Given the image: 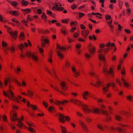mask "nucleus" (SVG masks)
I'll list each match as a JSON object with an SVG mask.
<instances>
[{"instance_id":"nucleus-51","label":"nucleus","mask_w":133,"mask_h":133,"mask_svg":"<svg viewBox=\"0 0 133 133\" xmlns=\"http://www.w3.org/2000/svg\"><path fill=\"white\" fill-rule=\"evenodd\" d=\"M44 42L46 44H48L49 43V38H46L44 39Z\"/></svg>"},{"instance_id":"nucleus-28","label":"nucleus","mask_w":133,"mask_h":133,"mask_svg":"<svg viewBox=\"0 0 133 133\" xmlns=\"http://www.w3.org/2000/svg\"><path fill=\"white\" fill-rule=\"evenodd\" d=\"M115 119L117 121H121L122 120V118L119 115H116L115 116Z\"/></svg>"},{"instance_id":"nucleus-42","label":"nucleus","mask_w":133,"mask_h":133,"mask_svg":"<svg viewBox=\"0 0 133 133\" xmlns=\"http://www.w3.org/2000/svg\"><path fill=\"white\" fill-rule=\"evenodd\" d=\"M76 114L79 117H82L83 116L81 112H79L78 111H77L76 112Z\"/></svg>"},{"instance_id":"nucleus-2","label":"nucleus","mask_w":133,"mask_h":133,"mask_svg":"<svg viewBox=\"0 0 133 133\" xmlns=\"http://www.w3.org/2000/svg\"><path fill=\"white\" fill-rule=\"evenodd\" d=\"M9 88L10 89L8 91V93L10 95V96H9L8 93L4 91H3V95L6 97H8L9 99H12L14 101L17 103H18L19 101V99L22 98V97L20 95H18L17 97L14 96V93L11 89L13 88V87L11 84H9Z\"/></svg>"},{"instance_id":"nucleus-29","label":"nucleus","mask_w":133,"mask_h":133,"mask_svg":"<svg viewBox=\"0 0 133 133\" xmlns=\"http://www.w3.org/2000/svg\"><path fill=\"white\" fill-rule=\"evenodd\" d=\"M9 49L10 50L11 53L13 54L15 52V48L14 46H11L9 48Z\"/></svg>"},{"instance_id":"nucleus-20","label":"nucleus","mask_w":133,"mask_h":133,"mask_svg":"<svg viewBox=\"0 0 133 133\" xmlns=\"http://www.w3.org/2000/svg\"><path fill=\"white\" fill-rule=\"evenodd\" d=\"M57 52L58 56L61 59L64 57V54L62 53L60 51L57 50Z\"/></svg>"},{"instance_id":"nucleus-41","label":"nucleus","mask_w":133,"mask_h":133,"mask_svg":"<svg viewBox=\"0 0 133 133\" xmlns=\"http://www.w3.org/2000/svg\"><path fill=\"white\" fill-rule=\"evenodd\" d=\"M102 83V82L99 81H98L97 82V84H95L94 85H93L96 86H98L101 85Z\"/></svg>"},{"instance_id":"nucleus-11","label":"nucleus","mask_w":133,"mask_h":133,"mask_svg":"<svg viewBox=\"0 0 133 133\" xmlns=\"http://www.w3.org/2000/svg\"><path fill=\"white\" fill-rule=\"evenodd\" d=\"M90 94V92L87 91H85L83 93L82 96L83 99L85 100L88 99L87 97H88Z\"/></svg>"},{"instance_id":"nucleus-59","label":"nucleus","mask_w":133,"mask_h":133,"mask_svg":"<svg viewBox=\"0 0 133 133\" xmlns=\"http://www.w3.org/2000/svg\"><path fill=\"white\" fill-rule=\"evenodd\" d=\"M84 38V39H83L81 38H79L78 39V40L79 41L82 42H85V39Z\"/></svg>"},{"instance_id":"nucleus-50","label":"nucleus","mask_w":133,"mask_h":133,"mask_svg":"<svg viewBox=\"0 0 133 133\" xmlns=\"http://www.w3.org/2000/svg\"><path fill=\"white\" fill-rule=\"evenodd\" d=\"M51 72L52 73L54 74V76L55 77L56 76V75L55 74V69L53 67H52V68L51 69Z\"/></svg>"},{"instance_id":"nucleus-43","label":"nucleus","mask_w":133,"mask_h":133,"mask_svg":"<svg viewBox=\"0 0 133 133\" xmlns=\"http://www.w3.org/2000/svg\"><path fill=\"white\" fill-rule=\"evenodd\" d=\"M42 103L43 104L45 108H48V104L47 102L44 101H43V102Z\"/></svg>"},{"instance_id":"nucleus-48","label":"nucleus","mask_w":133,"mask_h":133,"mask_svg":"<svg viewBox=\"0 0 133 133\" xmlns=\"http://www.w3.org/2000/svg\"><path fill=\"white\" fill-rule=\"evenodd\" d=\"M105 18L106 20H109L111 18V17L110 15H107L105 16Z\"/></svg>"},{"instance_id":"nucleus-39","label":"nucleus","mask_w":133,"mask_h":133,"mask_svg":"<svg viewBox=\"0 0 133 133\" xmlns=\"http://www.w3.org/2000/svg\"><path fill=\"white\" fill-rule=\"evenodd\" d=\"M89 73L92 76L95 75L94 71L92 69L90 70Z\"/></svg>"},{"instance_id":"nucleus-10","label":"nucleus","mask_w":133,"mask_h":133,"mask_svg":"<svg viewBox=\"0 0 133 133\" xmlns=\"http://www.w3.org/2000/svg\"><path fill=\"white\" fill-rule=\"evenodd\" d=\"M8 32L11 36L14 39L16 38L17 37L18 31H16L14 32L12 31L11 30H8Z\"/></svg>"},{"instance_id":"nucleus-7","label":"nucleus","mask_w":133,"mask_h":133,"mask_svg":"<svg viewBox=\"0 0 133 133\" xmlns=\"http://www.w3.org/2000/svg\"><path fill=\"white\" fill-rule=\"evenodd\" d=\"M59 3H56L54 4V5H55L52 8V9L53 10H56L58 11H62L64 9L63 7H58V4Z\"/></svg>"},{"instance_id":"nucleus-15","label":"nucleus","mask_w":133,"mask_h":133,"mask_svg":"<svg viewBox=\"0 0 133 133\" xmlns=\"http://www.w3.org/2000/svg\"><path fill=\"white\" fill-rule=\"evenodd\" d=\"M79 123L83 130L86 131H88V128L87 126L83 122L80 121Z\"/></svg>"},{"instance_id":"nucleus-17","label":"nucleus","mask_w":133,"mask_h":133,"mask_svg":"<svg viewBox=\"0 0 133 133\" xmlns=\"http://www.w3.org/2000/svg\"><path fill=\"white\" fill-rule=\"evenodd\" d=\"M89 33V31L88 30L83 31L82 32V36L84 37L85 39H86Z\"/></svg>"},{"instance_id":"nucleus-38","label":"nucleus","mask_w":133,"mask_h":133,"mask_svg":"<svg viewBox=\"0 0 133 133\" xmlns=\"http://www.w3.org/2000/svg\"><path fill=\"white\" fill-rule=\"evenodd\" d=\"M54 109V107L52 106H50L48 108V110L50 112H51Z\"/></svg>"},{"instance_id":"nucleus-62","label":"nucleus","mask_w":133,"mask_h":133,"mask_svg":"<svg viewBox=\"0 0 133 133\" xmlns=\"http://www.w3.org/2000/svg\"><path fill=\"white\" fill-rule=\"evenodd\" d=\"M111 120V118L110 117H107L106 119V120L107 122L110 121Z\"/></svg>"},{"instance_id":"nucleus-40","label":"nucleus","mask_w":133,"mask_h":133,"mask_svg":"<svg viewBox=\"0 0 133 133\" xmlns=\"http://www.w3.org/2000/svg\"><path fill=\"white\" fill-rule=\"evenodd\" d=\"M116 83L120 86L122 85V83L120 80L119 79H116Z\"/></svg>"},{"instance_id":"nucleus-27","label":"nucleus","mask_w":133,"mask_h":133,"mask_svg":"<svg viewBox=\"0 0 133 133\" xmlns=\"http://www.w3.org/2000/svg\"><path fill=\"white\" fill-rule=\"evenodd\" d=\"M99 105L100 107V108L99 109L100 111L102 110L105 109L106 107L104 104H101Z\"/></svg>"},{"instance_id":"nucleus-22","label":"nucleus","mask_w":133,"mask_h":133,"mask_svg":"<svg viewBox=\"0 0 133 133\" xmlns=\"http://www.w3.org/2000/svg\"><path fill=\"white\" fill-rule=\"evenodd\" d=\"M22 11L25 14H28L31 11V10L30 9H26L22 10Z\"/></svg>"},{"instance_id":"nucleus-32","label":"nucleus","mask_w":133,"mask_h":133,"mask_svg":"<svg viewBox=\"0 0 133 133\" xmlns=\"http://www.w3.org/2000/svg\"><path fill=\"white\" fill-rule=\"evenodd\" d=\"M27 92L28 94V95L31 97L34 94V92L33 91L28 90Z\"/></svg>"},{"instance_id":"nucleus-30","label":"nucleus","mask_w":133,"mask_h":133,"mask_svg":"<svg viewBox=\"0 0 133 133\" xmlns=\"http://www.w3.org/2000/svg\"><path fill=\"white\" fill-rule=\"evenodd\" d=\"M25 36L23 32H22L20 34L19 37V39L21 40H23L24 39Z\"/></svg>"},{"instance_id":"nucleus-33","label":"nucleus","mask_w":133,"mask_h":133,"mask_svg":"<svg viewBox=\"0 0 133 133\" xmlns=\"http://www.w3.org/2000/svg\"><path fill=\"white\" fill-rule=\"evenodd\" d=\"M17 121L18 123V124H17V125L18 127H19L20 128H21L24 126L23 123H22L21 122H20L19 120H18Z\"/></svg>"},{"instance_id":"nucleus-5","label":"nucleus","mask_w":133,"mask_h":133,"mask_svg":"<svg viewBox=\"0 0 133 133\" xmlns=\"http://www.w3.org/2000/svg\"><path fill=\"white\" fill-rule=\"evenodd\" d=\"M111 85L112 87H114L115 86V84L113 83H108L107 85V87H103V90L105 92H107L108 91V89L110 86Z\"/></svg>"},{"instance_id":"nucleus-3","label":"nucleus","mask_w":133,"mask_h":133,"mask_svg":"<svg viewBox=\"0 0 133 133\" xmlns=\"http://www.w3.org/2000/svg\"><path fill=\"white\" fill-rule=\"evenodd\" d=\"M103 50V49H98V58L100 60L104 62L105 61V58L104 55H103L102 53Z\"/></svg>"},{"instance_id":"nucleus-31","label":"nucleus","mask_w":133,"mask_h":133,"mask_svg":"<svg viewBox=\"0 0 133 133\" xmlns=\"http://www.w3.org/2000/svg\"><path fill=\"white\" fill-rule=\"evenodd\" d=\"M115 44L114 43H111L110 42H108L106 44V46L108 47H109L110 46L113 47L114 46Z\"/></svg>"},{"instance_id":"nucleus-8","label":"nucleus","mask_w":133,"mask_h":133,"mask_svg":"<svg viewBox=\"0 0 133 133\" xmlns=\"http://www.w3.org/2000/svg\"><path fill=\"white\" fill-rule=\"evenodd\" d=\"M72 71L74 73V76L76 77H77L79 76V72L76 70V68L74 66H72Z\"/></svg>"},{"instance_id":"nucleus-25","label":"nucleus","mask_w":133,"mask_h":133,"mask_svg":"<svg viewBox=\"0 0 133 133\" xmlns=\"http://www.w3.org/2000/svg\"><path fill=\"white\" fill-rule=\"evenodd\" d=\"M9 14L16 16H18L19 14V13L17 11H11L9 12Z\"/></svg>"},{"instance_id":"nucleus-49","label":"nucleus","mask_w":133,"mask_h":133,"mask_svg":"<svg viewBox=\"0 0 133 133\" xmlns=\"http://www.w3.org/2000/svg\"><path fill=\"white\" fill-rule=\"evenodd\" d=\"M26 122L28 125L29 127H31L34 126L33 125V123H30L27 121H26Z\"/></svg>"},{"instance_id":"nucleus-12","label":"nucleus","mask_w":133,"mask_h":133,"mask_svg":"<svg viewBox=\"0 0 133 133\" xmlns=\"http://www.w3.org/2000/svg\"><path fill=\"white\" fill-rule=\"evenodd\" d=\"M60 85L62 89L64 90H66L68 88V87L66 85L65 82L64 81L61 82Z\"/></svg>"},{"instance_id":"nucleus-1","label":"nucleus","mask_w":133,"mask_h":133,"mask_svg":"<svg viewBox=\"0 0 133 133\" xmlns=\"http://www.w3.org/2000/svg\"><path fill=\"white\" fill-rule=\"evenodd\" d=\"M69 102L77 105L82 106L83 111L86 113L94 112L99 114L100 111L99 109L96 107L93 108L92 109L88 108V106L87 105L84 104L82 102L77 99L71 98L70 99Z\"/></svg>"},{"instance_id":"nucleus-37","label":"nucleus","mask_w":133,"mask_h":133,"mask_svg":"<svg viewBox=\"0 0 133 133\" xmlns=\"http://www.w3.org/2000/svg\"><path fill=\"white\" fill-rule=\"evenodd\" d=\"M102 113L104 115L106 116H107L108 115V112L107 111L105 110H102L101 111Z\"/></svg>"},{"instance_id":"nucleus-53","label":"nucleus","mask_w":133,"mask_h":133,"mask_svg":"<svg viewBox=\"0 0 133 133\" xmlns=\"http://www.w3.org/2000/svg\"><path fill=\"white\" fill-rule=\"evenodd\" d=\"M22 85L23 87H25L26 86L27 84L26 82L24 81H22Z\"/></svg>"},{"instance_id":"nucleus-56","label":"nucleus","mask_w":133,"mask_h":133,"mask_svg":"<svg viewBox=\"0 0 133 133\" xmlns=\"http://www.w3.org/2000/svg\"><path fill=\"white\" fill-rule=\"evenodd\" d=\"M116 129L119 132H121L122 131V129L120 127H117L116 128Z\"/></svg>"},{"instance_id":"nucleus-54","label":"nucleus","mask_w":133,"mask_h":133,"mask_svg":"<svg viewBox=\"0 0 133 133\" xmlns=\"http://www.w3.org/2000/svg\"><path fill=\"white\" fill-rule=\"evenodd\" d=\"M11 5L14 6H16L17 5V3L16 2H11Z\"/></svg>"},{"instance_id":"nucleus-46","label":"nucleus","mask_w":133,"mask_h":133,"mask_svg":"<svg viewBox=\"0 0 133 133\" xmlns=\"http://www.w3.org/2000/svg\"><path fill=\"white\" fill-rule=\"evenodd\" d=\"M19 49L22 51L23 48L24 47V45L23 44H21L18 46Z\"/></svg>"},{"instance_id":"nucleus-6","label":"nucleus","mask_w":133,"mask_h":133,"mask_svg":"<svg viewBox=\"0 0 133 133\" xmlns=\"http://www.w3.org/2000/svg\"><path fill=\"white\" fill-rule=\"evenodd\" d=\"M121 80L123 82L124 86L126 88H128L130 87V85L128 81L123 77H122Z\"/></svg>"},{"instance_id":"nucleus-60","label":"nucleus","mask_w":133,"mask_h":133,"mask_svg":"<svg viewBox=\"0 0 133 133\" xmlns=\"http://www.w3.org/2000/svg\"><path fill=\"white\" fill-rule=\"evenodd\" d=\"M33 20V18L32 17H28L26 19V21L27 22H28L30 21H32Z\"/></svg>"},{"instance_id":"nucleus-57","label":"nucleus","mask_w":133,"mask_h":133,"mask_svg":"<svg viewBox=\"0 0 133 133\" xmlns=\"http://www.w3.org/2000/svg\"><path fill=\"white\" fill-rule=\"evenodd\" d=\"M31 107L32 109L34 110H35L36 109H38L36 105H32Z\"/></svg>"},{"instance_id":"nucleus-16","label":"nucleus","mask_w":133,"mask_h":133,"mask_svg":"<svg viewBox=\"0 0 133 133\" xmlns=\"http://www.w3.org/2000/svg\"><path fill=\"white\" fill-rule=\"evenodd\" d=\"M57 50H59L61 51L63 50H65L66 49V48L63 46H60L58 44H57Z\"/></svg>"},{"instance_id":"nucleus-26","label":"nucleus","mask_w":133,"mask_h":133,"mask_svg":"<svg viewBox=\"0 0 133 133\" xmlns=\"http://www.w3.org/2000/svg\"><path fill=\"white\" fill-rule=\"evenodd\" d=\"M10 81V79L9 78H6L5 80H4V85L5 87L8 84V82Z\"/></svg>"},{"instance_id":"nucleus-13","label":"nucleus","mask_w":133,"mask_h":133,"mask_svg":"<svg viewBox=\"0 0 133 133\" xmlns=\"http://www.w3.org/2000/svg\"><path fill=\"white\" fill-rule=\"evenodd\" d=\"M58 116L59 117L58 120L59 121L62 123H64L65 122L64 115L61 114H59L58 115Z\"/></svg>"},{"instance_id":"nucleus-21","label":"nucleus","mask_w":133,"mask_h":133,"mask_svg":"<svg viewBox=\"0 0 133 133\" xmlns=\"http://www.w3.org/2000/svg\"><path fill=\"white\" fill-rule=\"evenodd\" d=\"M111 76L113 77L114 76V73L113 72V69L112 68H110L108 72Z\"/></svg>"},{"instance_id":"nucleus-24","label":"nucleus","mask_w":133,"mask_h":133,"mask_svg":"<svg viewBox=\"0 0 133 133\" xmlns=\"http://www.w3.org/2000/svg\"><path fill=\"white\" fill-rule=\"evenodd\" d=\"M89 51L91 54H93L95 52V48L94 47H91L89 49Z\"/></svg>"},{"instance_id":"nucleus-52","label":"nucleus","mask_w":133,"mask_h":133,"mask_svg":"<svg viewBox=\"0 0 133 133\" xmlns=\"http://www.w3.org/2000/svg\"><path fill=\"white\" fill-rule=\"evenodd\" d=\"M70 65V63L68 62H66L65 64V66L66 68H68L69 67Z\"/></svg>"},{"instance_id":"nucleus-55","label":"nucleus","mask_w":133,"mask_h":133,"mask_svg":"<svg viewBox=\"0 0 133 133\" xmlns=\"http://www.w3.org/2000/svg\"><path fill=\"white\" fill-rule=\"evenodd\" d=\"M66 31H67V30L66 29H65L64 30H61L62 33L64 35H66Z\"/></svg>"},{"instance_id":"nucleus-44","label":"nucleus","mask_w":133,"mask_h":133,"mask_svg":"<svg viewBox=\"0 0 133 133\" xmlns=\"http://www.w3.org/2000/svg\"><path fill=\"white\" fill-rule=\"evenodd\" d=\"M2 45L4 48H5L7 46V44L6 42L3 41L2 42Z\"/></svg>"},{"instance_id":"nucleus-19","label":"nucleus","mask_w":133,"mask_h":133,"mask_svg":"<svg viewBox=\"0 0 133 133\" xmlns=\"http://www.w3.org/2000/svg\"><path fill=\"white\" fill-rule=\"evenodd\" d=\"M42 19L44 21H47V16L44 12H43L41 16Z\"/></svg>"},{"instance_id":"nucleus-23","label":"nucleus","mask_w":133,"mask_h":133,"mask_svg":"<svg viewBox=\"0 0 133 133\" xmlns=\"http://www.w3.org/2000/svg\"><path fill=\"white\" fill-rule=\"evenodd\" d=\"M103 73L104 75H108V72L107 71V68H106V65H105L103 68Z\"/></svg>"},{"instance_id":"nucleus-63","label":"nucleus","mask_w":133,"mask_h":133,"mask_svg":"<svg viewBox=\"0 0 133 133\" xmlns=\"http://www.w3.org/2000/svg\"><path fill=\"white\" fill-rule=\"evenodd\" d=\"M109 48H106L103 49V51L104 53H106L108 51Z\"/></svg>"},{"instance_id":"nucleus-18","label":"nucleus","mask_w":133,"mask_h":133,"mask_svg":"<svg viewBox=\"0 0 133 133\" xmlns=\"http://www.w3.org/2000/svg\"><path fill=\"white\" fill-rule=\"evenodd\" d=\"M96 126L100 130L104 131V128L103 127V125L101 123H98L96 124Z\"/></svg>"},{"instance_id":"nucleus-36","label":"nucleus","mask_w":133,"mask_h":133,"mask_svg":"<svg viewBox=\"0 0 133 133\" xmlns=\"http://www.w3.org/2000/svg\"><path fill=\"white\" fill-rule=\"evenodd\" d=\"M85 57L87 59H89L90 58L91 56L90 54L88 53H85Z\"/></svg>"},{"instance_id":"nucleus-34","label":"nucleus","mask_w":133,"mask_h":133,"mask_svg":"<svg viewBox=\"0 0 133 133\" xmlns=\"http://www.w3.org/2000/svg\"><path fill=\"white\" fill-rule=\"evenodd\" d=\"M127 99L130 101H133V97L129 95L126 96Z\"/></svg>"},{"instance_id":"nucleus-45","label":"nucleus","mask_w":133,"mask_h":133,"mask_svg":"<svg viewBox=\"0 0 133 133\" xmlns=\"http://www.w3.org/2000/svg\"><path fill=\"white\" fill-rule=\"evenodd\" d=\"M14 71L17 74H18L21 71V69L20 68H17L16 70H14Z\"/></svg>"},{"instance_id":"nucleus-61","label":"nucleus","mask_w":133,"mask_h":133,"mask_svg":"<svg viewBox=\"0 0 133 133\" xmlns=\"http://www.w3.org/2000/svg\"><path fill=\"white\" fill-rule=\"evenodd\" d=\"M68 19H63L61 20V22L64 23H68Z\"/></svg>"},{"instance_id":"nucleus-58","label":"nucleus","mask_w":133,"mask_h":133,"mask_svg":"<svg viewBox=\"0 0 133 133\" xmlns=\"http://www.w3.org/2000/svg\"><path fill=\"white\" fill-rule=\"evenodd\" d=\"M3 50H4L5 53L6 54H7L8 53V52L7 51L8 49L6 47L5 48H4L3 49Z\"/></svg>"},{"instance_id":"nucleus-64","label":"nucleus","mask_w":133,"mask_h":133,"mask_svg":"<svg viewBox=\"0 0 133 133\" xmlns=\"http://www.w3.org/2000/svg\"><path fill=\"white\" fill-rule=\"evenodd\" d=\"M127 14L129 15H130V13H131V10L129 8H128L127 10Z\"/></svg>"},{"instance_id":"nucleus-47","label":"nucleus","mask_w":133,"mask_h":133,"mask_svg":"<svg viewBox=\"0 0 133 133\" xmlns=\"http://www.w3.org/2000/svg\"><path fill=\"white\" fill-rule=\"evenodd\" d=\"M65 118L66 121L68 122L70 121L71 119L69 116H66L65 117Z\"/></svg>"},{"instance_id":"nucleus-14","label":"nucleus","mask_w":133,"mask_h":133,"mask_svg":"<svg viewBox=\"0 0 133 133\" xmlns=\"http://www.w3.org/2000/svg\"><path fill=\"white\" fill-rule=\"evenodd\" d=\"M11 120L13 122H15L16 121H18V119L17 118V114L14 113L13 115H11L10 117Z\"/></svg>"},{"instance_id":"nucleus-4","label":"nucleus","mask_w":133,"mask_h":133,"mask_svg":"<svg viewBox=\"0 0 133 133\" xmlns=\"http://www.w3.org/2000/svg\"><path fill=\"white\" fill-rule=\"evenodd\" d=\"M26 55L29 57H31L33 60L35 61H37L38 60L37 57L33 53H31L29 52H27L26 53Z\"/></svg>"},{"instance_id":"nucleus-35","label":"nucleus","mask_w":133,"mask_h":133,"mask_svg":"<svg viewBox=\"0 0 133 133\" xmlns=\"http://www.w3.org/2000/svg\"><path fill=\"white\" fill-rule=\"evenodd\" d=\"M21 3L22 5L25 6H27L28 4L27 1L24 0H23L22 1Z\"/></svg>"},{"instance_id":"nucleus-9","label":"nucleus","mask_w":133,"mask_h":133,"mask_svg":"<svg viewBox=\"0 0 133 133\" xmlns=\"http://www.w3.org/2000/svg\"><path fill=\"white\" fill-rule=\"evenodd\" d=\"M68 101L66 100H65L61 101L56 100L55 102H54V103L55 104L58 106H60L61 104L64 105L65 104V103H68Z\"/></svg>"}]
</instances>
